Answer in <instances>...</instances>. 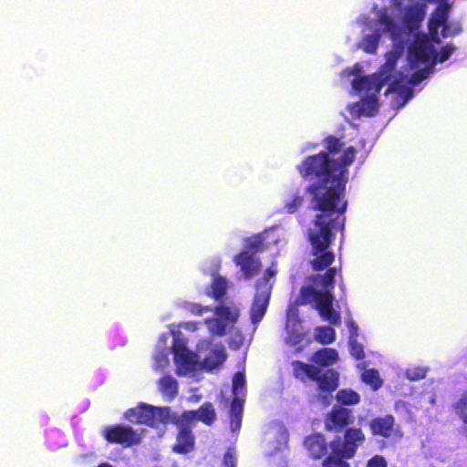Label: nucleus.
Instances as JSON below:
<instances>
[{"label":"nucleus","mask_w":467,"mask_h":467,"mask_svg":"<svg viewBox=\"0 0 467 467\" xmlns=\"http://www.w3.org/2000/svg\"><path fill=\"white\" fill-rule=\"evenodd\" d=\"M389 6L375 4L369 14L358 15L353 27L361 28L357 47L375 55L383 36L393 42L385 54V62L378 73L365 76L359 64L343 72L360 101L349 105L348 111L356 119L373 116L379 109V93L396 92L397 104L404 106L412 97L411 86L419 84L432 72L436 63H442L454 52L447 45L440 48L441 37L458 34V23L448 22V0H389Z\"/></svg>","instance_id":"1"},{"label":"nucleus","mask_w":467,"mask_h":467,"mask_svg":"<svg viewBox=\"0 0 467 467\" xmlns=\"http://www.w3.org/2000/svg\"><path fill=\"white\" fill-rule=\"evenodd\" d=\"M327 150L328 152L309 157L299 168L303 176H314L318 180L311 187L314 205L318 213L309 230L310 263L317 271L327 268L335 259L330 244L336 233L344 226L347 167L352 163L356 155L353 147L344 148L343 143L336 138L327 140Z\"/></svg>","instance_id":"2"},{"label":"nucleus","mask_w":467,"mask_h":467,"mask_svg":"<svg viewBox=\"0 0 467 467\" xmlns=\"http://www.w3.org/2000/svg\"><path fill=\"white\" fill-rule=\"evenodd\" d=\"M336 268H329L323 275H316L311 279V284L301 288L296 299L298 305L311 304L318 312L321 318L332 326L341 323L339 310L334 306V277Z\"/></svg>","instance_id":"3"},{"label":"nucleus","mask_w":467,"mask_h":467,"mask_svg":"<svg viewBox=\"0 0 467 467\" xmlns=\"http://www.w3.org/2000/svg\"><path fill=\"white\" fill-rule=\"evenodd\" d=\"M174 414L170 407H159L140 402L135 408L129 409L125 412V417L136 424L158 428L160 424H169Z\"/></svg>","instance_id":"4"},{"label":"nucleus","mask_w":467,"mask_h":467,"mask_svg":"<svg viewBox=\"0 0 467 467\" xmlns=\"http://www.w3.org/2000/svg\"><path fill=\"white\" fill-rule=\"evenodd\" d=\"M105 441L111 444H119L124 448L139 445L142 438L130 425L112 424L104 427L101 431Z\"/></svg>","instance_id":"5"},{"label":"nucleus","mask_w":467,"mask_h":467,"mask_svg":"<svg viewBox=\"0 0 467 467\" xmlns=\"http://www.w3.org/2000/svg\"><path fill=\"white\" fill-rule=\"evenodd\" d=\"M187 416L174 414L170 423L174 424L179 431L176 437V443L172 446V451L179 454H187L194 449L195 436L192 432V425L189 422Z\"/></svg>","instance_id":"6"},{"label":"nucleus","mask_w":467,"mask_h":467,"mask_svg":"<svg viewBox=\"0 0 467 467\" xmlns=\"http://www.w3.org/2000/svg\"><path fill=\"white\" fill-rule=\"evenodd\" d=\"M365 435L360 429H348L345 434V441H333L330 444L332 454L327 458L343 461V458H351L358 447L364 441Z\"/></svg>","instance_id":"7"},{"label":"nucleus","mask_w":467,"mask_h":467,"mask_svg":"<svg viewBox=\"0 0 467 467\" xmlns=\"http://www.w3.org/2000/svg\"><path fill=\"white\" fill-rule=\"evenodd\" d=\"M272 284L268 283L267 277L259 279L255 285V294L250 308V318L253 324L259 323L265 317L272 292Z\"/></svg>","instance_id":"8"},{"label":"nucleus","mask_w":467,"mask_h":467,"mask_svg":"<svg viewBox=\"0 0 467 467\" xmlns=\"http://www.w3.org/2000/svg\"><path fill=\"white\" fill-rule=\"evenodd\" d=\"M301 370L307 377L317 380L320 389L333 391L337 386L338 376L334 370L322 371L313 365H306L301 362H294V374Z\"/></svg>","instance_id":"9"},{"label":"nucleus","mask_w":467,"mask_h":467,"mask_svg":"<svg viewBox=\"0 0 467 467\" xmlns=\"http://www.w3.org/2000/svg\"><path fill=\"white\" fill-rule=\"evenodd\" d=\"M370 429L374 435H379L391 441H398L402 437V432L395 424L392 416L379 417L370 421Z\"/></svg>","instance_id":"10"},{"label":"nucleus","mask_w":467,"mask_h":467,"mask_svg":"<svg viewBox=\"0 0 467 467\" xmlns=\"http://www.w3.org/2000/svg\"><path fill=\"white\" fill-rule=\"evenodd\" d=\"M181 416H187L189 422L192 425L195 424L196 420L202 421L207 426H211L216 420V411L213 405L211 402L202 403L198 410H184Z\"/></svg>","instance_id":"11"},{"label":"nucleus","mask_w":467,"mask_h":467,"mask_svg":"<svg viewBox=\"0 0 467 467\" xmlns=\"http://www.w3.org/2000/svg\"><path fill=\"white\" fill-rule=\"evenodd\" d=\"M351 411L341 407H335L326 419V427L329 431H338L350 422Z\"/></svg>","instance_id":"12"},{"label":"nucleus","mask_w":467,"mask_h":467,"mask_svg":"<svg viewBox=\"0 0 467 467\" xmlns=\"http://www.w3.org/2000/svg\"><path fill=\"white\" fill-rule=\"evenodd\" d=\"M234 262L241 267V270L247 279L256 275L261 268L260 261L255 259L249 252H240L235 256Z\"/></svg>","instance_id":"13"},{"label":"nucleus","mask_w":467,"mask_h":467,"mask_svg":"<svg viewBox=\"0 0 467 467\" xmlns=\"http://www.w3.org/2000/svg\"><path fill=\"white\" fill-rule=\"evenodd\" d=\"M227 358L224 347L223 345L215 346L202 360V367L208 371L219 368Z\"/></svg>","instance_id":"14"},{"label":"nucleus","mask_w":467,"mask_h":467,"mask_svg":"<svg viewBox=\"0 0 467 467\" xmlns=\"http://www.w3.org/2000/svg\"><path fill=\"white\" fill-rule=\"evenodd\" d=\"M160 392L168 400H173L179 393L178 381L171 375H164L158 380Z\"/></svg>","instance_id":"15"},{"label":"nucleus","mask_w":467,"mask_h":467,"mask_svg":"<svg viewBox=\"0 0 467 467\" xmlns=\"http://www.w3.org/2000/svg\"><path fill=\"white\" fill-rule=\"evenodd\" d=\"M337 351L330 348H325L317 351L312 358L314 363L324 367L332 366L337 363Z\"/></svg>","instance_id":"16"},{"label":"nucleus","mask_w":467,"mask_h":467,"mask_svg":"<svg viewBox=\"0 0 467 467\" xmlns=\"http://www.w3.org/2000/svg\"><path fill=\"white\" fill-rule=\"evenodd\" d=\"M268 232H263L256 235L251 236L245 241V252H249L253 255L258 252L264 251L268 247L266 239L269 237Z\"/></svg>","instance_id":"17"},{"label":"nucleus","mask_w":467,"mask_h":467,"mask_svg":"<svg viewBox=\"0 0 467 467\" xmlns=\"http://www.w3.org/2000/svg\"><path fill=\"white\" fill-rule=\"evenodd\" d=\"M305 445L315 458H320L327 451L326 441L322 435H312L305 441Z\"/></svg>","instance_id":"18"},{"label":"nucleus","mask_w":467,"mask_h":467,"mask_svg":"<svg viewBox=\"0 0 467 467\" xmlns=\"http://www.w3.org/2000/svg\"><path fill=\"white\" fill-rule=\"evenodd\" d=\"M174 362L178 366V369L183 370L184 373L192 372L196 369L197 361L194 354L190 350L174 357Z\"/></svg>","instance_id":"19"},{"label":"nucleus","mask_w":467,"mask_h":467,"mask_svg":"<svg viewBox=\"0 0 467 467\" xmlns=\"http://www.w3.org/2000/svg\"><path fill=\"white\" fill-rule=\"evenodd\" d=\"M227 292V281L222 275H217L213 278L211 284V291L207 295L217 301L223 300Z\"/></svg>","instance_id":"20"},{"label":"nucleus","mask_w":467,"mask_h":467,"mask_svg":"<svg viewBox=\"0 0 467 467\" xmlns=\"http://www.w3.org/2000/svg\"><path fill=\"white\" fill-rule=\"evenodd\" d=\"M315 339L323 345H328L335 341L336 331L330 326H319L315 328Z\"/></svg>","instance_id":"21"},{"label":"nucleus","mask_w":467,"mask_h":467,"mask_svg":"<svg viewBox=\"0 0 467 467\" xmlns=\"http://www.w3.org/2000/svg\"><path fill=\"white\" fill-rule=\"evenodd\" d=\"M358 367L360 369H364L361 377L365 383L370 385L373 389H378L381 386L382 381L378 370L374 368H367L365 363H360Z\"/></svg>","instance_id":"22"},{"label":"nucleus","mask_w":467,"mask_h":467,"mask_svg":"<svg viewBox=\"0 0 467 467\" xmlns=\"http://www.w3.org/2000/svg\"><path fill=\"white\" fill-rule=\"evenodd\" d=\"M337 400L344 405H355L359 402V395L352 389H341L337 393Z\"/></svg>","instance_id":"23"},{"label":"nucleus","mask_w":467,"mask_h":467,"mask_svg":"<svg viewBox=\"0 0 467 467\" xmlns=\"http://www.w3.org/2000/svg\"><path fill=\"white\" fill-rule=\"evenodd\" d=\"M456 413L461 417L464 430L467 433V391L461 397L455 405Z\"/></svg>","instance_id":"24"},{"label":"nucleus","mask_w":467,"mask_h":467,"mask_svg":"<svg viewBox=\"0 0 467 467\" xmlns=\"http://www.w3.org/2000/svg\"><path fill=\"white\" fill-rule=\"evenodd\" d=\"M427 372V367L412 366L406 369L405 375L410 380H419L424 379Z\"/></svg>","instance_id":"25"},{"label":"nucleus","mask_w":467,"mask_h":467,"mask_svg":"<svg viewBox=\"0 0 467 467\" xmlns=\"http://www.w3.org/2000/svg\"><path fill=\"white\" fill-rule=\"evenodd\" d=\"M276 441L278 444L275 450L270 452V455H274L275 453L284 450L288 451L289 434L287 431H280Z\"/></svg>","instance_id":"26"},{"label":"nucleus","mask_w":467,"mask_h":467,"mask_svg":"<svg viewBox=\"0 0 467 467\" xmlns=\"http://www.w3.org/2000/svg\"><path fill=\"white\" fill-rule=\"evenodd\" d=\"M350 354L357 359H361L364 357V350L361 344L358 342L357 338L348 340Z\"/></svg>","instance_id":"27"},{"label":"nucleus","mask_w":467,"mask_h":467,"mask_svg":"<svg viewBox=\"0 0 467 467\" xmlns=\"http://www.w3.org/2000/svg\"><path fill=\"white\" fill-rule=\"evenodd\" d=\"M215 313L221 318L228 319L231 321H234L236 319V314L233 313L231 308L224 305L216 306Z\"/></svg>","instance_id":"28"},{"label":"nucleus","mask_w":467,"mask_h":467,"mask_svg":"<svg viewBox=\"0 0 467 467\" xmlns=\"http://www.w3.org/2000/svg\"><path fill=\"white\" fill-rule=\"evenodd\" d=\"M245 387V375L244 372L238 371L234 374L233 379V389L234 392L236 394L238 389H244Z\"/></svg>","instance_id":"29"},{"label":"nucleus","mask_w":467,"mask_h":467,"mask_svg":"<svg viewBox=\"0 0 467 467\" xmlns=\"http://www.w3.org/2000/svg\"><path fill=\"white\" fill-rule=\"evenodd\" d=\"M244 400L234 397L231 402L230 415H243Z\"/></svg>","instance_id":"30"},{"label":"nucleus","mask_w":467,"mask_h":467,"mask_svg":"<svg viewBox=\"0 0 467 467\" xmlns=\"http://www.w3.org/2000/svg\"><path fill=\"white\" fill-rule=\"evenodd\" d=\"M171 349L174 357L180 355V353H184L189 350L185 346V343L179 337L173 338Z\"/></svg>","instance_id":"31"},{"label":"nucleus","mask_w":467,"mask_h":467,"mask_svg":"<svg viewBox=\"0 0 467 467\" xmlns=\"http://www.w3.org/2000/svg\"><path fill=\"white\" fill-rule=\"evenodd\" d=\"M187 309L195 316H202L204 312L211 311L209 306H202V305L196 303L188 304Z\"/></svg>","instance_id":"32"},{"label":"nucleus","mask_w":467,"mask_h":467,"mask_svg":"<svg viewBox=\"0 0 467 467\" xmlns=\"http://www.w3.org/2000/svg\"><path fill=\"white\" fill-rule=\"evenodd\" d=\"M368 467H387V462L380 455L373 456L367 464Z\"/></svg>","instance_id":"33"},{"label":"nucleus","mask_w":467,"mask_h":467,"mask_svg":"<svg viewBox=\"0 0 467 467\" xmlns=\"http://www.w3.org/2000/svg\"><path fill=\"white\" fill-rule=\"evenodd\" d=\"M242 417L243 415H230L231 418V430L235 432L238 431L242 426Z\"/></svg>","instance_id":"34"},{"label":"nucleus","mask_w":467,"mask_h":467,"mask_svg":"<svg viewBox=\"0 0 467 467\" xmlns=\"http://www.w3.org/2000/svg\"><path fill=\"white\" fill-rule=\"evenodd\" d=\"M222 467H235V457L231 451H226L223 455Z\"/></svg>","instance_id":"35"},{"label":"nucleus","mask_w":467,"mask_h":467,"mask_svg":"<svg viewBox=\"0 0 467 467\" xmlns=\"http://www.w3.org/2000/svg\"><path fill=\"white\" fill-rule=\"evenodd\" d=\"M347 326L349 331V339L357 338L358 335V327L353 320H348Z\"/></svg>","instance_id":"36"},{"label":"nucleus","mask_w":467,"mask_h":467,"mask_svg":"<svg viewBox=\"0 0 467 467\" xmlns=\"http://www.w3.org/2000/svg\"><path fill=\"white\" fill-rule=\"evenodd\" d=\"M324 467H348V464L344 461H336L334 458H331L325 461Z\"/></svg>","instance_id":"37"},{"label":"nucleus","mask_w":467,"mask_h":467,"mask_svg":"<svg viewBox=\"0 0 467 467\" xmlns=\"http://www.w3.org/2000/svg\"><path fill=\"white\" fill-rule=\"evenodd\" d=\"M215 326H216V329H214V330H215L216 334L219 336H223L225 334V325L219 321H215Z\"/></svg>","instance_id":"38"},{"label":"nucleus","mask_w":467,"mask_h":467,"mask_svg":"<svg viewBox=\"0 0 467 467\" xmlns=\"http://www.w3.org/2000/svg\"><path fill=\"white\" fill-rule=\"evenodd\" d=\"M275 270H274L272 267H269V268H267V269H266V271H265V273L264 276H263L261 279H265V278H266V277H267L268 283H269V284H271V283H270V279H271L272 277H274V276H275Z\"/></svg>","instance_id":"39"},{"label":"nucleus","mask_w":467,"mask_h":467,"mask_svg":"<svg viewBox=\"0 0 467 467\" xmlns=\"http://www.w3.org/2000/svg\"><path fill=\"white\" fill-rule=\"evenodd\" d=\"M98 467H113V466L108 462H102Z\"/></svg>","instance_id":"40"},{"label":"nucleus","mask_w":467,"mask_h":467,"mask_svg":"<svg viewBox=\"0 0 467 467\" xmlns=\"http://www.w3.org/2000/svg\"><path fill=\"white\" fill-rule=\"evenodd\" d=\"M292 311V305H289L288 306V308H287V316L289 317V313Z\"/></svg>","instance_id":"41"},{"label":"nucleus","mask_w":467,"mask_h":467,"mask_svg":"<svg viewBox=\"0 0 467 467\" xmlns=\"http://www.w3.org/2000/svg\"><path fill=\"white\" fill-rule=\"evenodd\" d=\"M293 340H294V345L296 344V337H293Z\"/></svg>","instance_id":"42"}]
</instances>
